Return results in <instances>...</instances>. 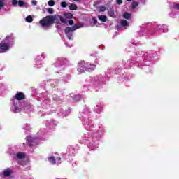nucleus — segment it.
<instances>
[{"instance_id":"f257e3e1","label":"nucleus","mask_w":179,"mask_h":179,"mask_svg":"<svg viewBox=\"0 0 179 179\" xmlns=\"http://www.w3.org/2000/svg\"><path fill=\"white\" fill-rule=\"evenodd\" d=\"M60 22L64 24H66V20L65 18L62 17L59 15H48L42 18L39 23L43 29H51L54 23H55V27L59 29H61V27L59 25Z\"/></svg>"},{"instance_id":"f03ea898","label":"nucleus","mask_w":179,"mask_h":179,"mask_svg":"<svg viewBox=\"0 0 179 179\" xmlns=\"http://www.w3.org/2000/svg\"><path fill=\"white\" fill-rule=\"evenodd\" d=\"M96 69V65L94 64H88L85 61H81L78 64V72L79 73H83L84 72H93Z\"/></svg>"},{"instance_id":"7ed1b4c3","label":"nucleus","mask_w":179,"mask_h":179,"mask_svg":"<svg viewBox=\"0 0 179 179\" xmlns=\"http://www.w3.org/2000/svg\"><path fill=\"white\" fill-rule=\"evenodd\" d=\"M80 24H76L71 27H67L65 28L64 33L66 36H67L69 40H72L73 37V31H75V30H78V29H80Z\"/></svg>"},{"instance_id":"20e7f679","label":"nucleus","mask_w":179,"mask_h":179,"mask_svg":"<svg viewBox=\"0 0 179 179\" xmlns=\"http://www.w3.org/2000/svg\"><path fill=\"white\" fill-rule=\"evenodd\" d=\"M9 48H10L9 43H0V54H3V52H6V51H9Z\"/></svg>"},{"instance_id":"39448f33","label":"nucleus","mask_w":179,"mask_h":179,"mask_svg":"<svg viewBox=\"0 0 179 179\" xmlns=\"http://www.w3.org/2000/svg\"><path fill=\"white\" fill-rule=\"evenodd\" d=\"M27 142L31 148V146H34V143H36V138H33L31 136H28L26 137Z\"/></svg>"},{"instance_id":"423d86ee","label":"nucleus","mask_w":179,"mask_h":179,"mask_svg":"<svg viewBox=\"0 0 179 179\" xmlns=\"http://www.w3.org/2000/svg\"><path fill=\"white\" fill-rule=\"evenodd\" d=\"M26 99V95L23 92H17L15 94V99L18 101L24 100Z\"/></svg>"},{"instance_id":"0eeeda50","label":"nucleus","mask_w":179,"mask_h":179,"mask_svg":"<svg viewBox=\"0 0 179 179\" xmlns=\"http://www.w3.org/2000/svg\"><path fill=\"white\" fill-rule=\"evenodd\" d=\"M10 174H12V171H10V170H9V169L4 170L3 171V176H4V177H9V176H10Z\"/></svg>"},{"instance_id":"6e6552de","label":"nucleus","mask_w":179,"mask_h":179,"mask_svg":"<svg viewBox=\"0 0 179 179\" xmlns=\"http://www.w3.org/2000/svg\"><path fill=\"white\" fill-rule=\"evenodd\" d=\"M26 157V155L24 152H18L17 154V159H24Z\"/></svg>"},{"instance_id":"1a4fd4ad","label":"nucleus","mask_w":179,"mask_h":179,"mask_svg":"<svg viewBox=\"0 0 179 179\" xmlns=\"http://www.w3.org/2000/svg\"><path fill=\"white\" fill-rule=\"evenodd\" d=\"M98 19L101 20V22H107V17L106 15H98Z\"/></svg>"},{"instance_id":"9d476101","label":"nucleus","mask_w":179,"mask_h":179,"mask_svg":"<svg viewBox=\"0 0 179 179\" xmlns=\"http://www.w3.org/2000/svg\"><path fill=\"white\" fill-rule=\"evenodd\" d=\"M69 9L70 10H76V9H78V6H76V4L75 3H71L69 6Z\"/></svg>"},{"instance_id":"9b49d317","label":"nucleus","mask_w":179,"mask_h":179,"mask_svg":"<svg viewBox=\"0 0 179 179\" xmlns=\"http://www.w3.org/2000/svg\"><path fill=\"white\" fill-rule=\"evenodd\" d=\"M64 16L66 17V19H72V17H73V14L71 13H64Z\"/></svg>"},{"instance_id":"f8f14e48","label":"nucleus","mask_w":179,"mask_h":179,"mask_svg":"<svg viewBox=\"0 0 179 179\" xmlns=\"http://www.w3.org/2000/svg\"><path fill=\"white\" fill-rule=\"evenodd\" d=\"M48 161L53 165L57 163L55 161V157H54V156H51L50 157H49Z\"/></svg>"},{"instance_id":"ddd939ff","label":"nucleus","mask_w":179,"mask_h":179,"mask_svg":"<svg viewBox=\"0 0 179 179\" xmlns=\"http://www.w3.org/2000/svg\"><path fill=\"white\" fill-rule=\"evenodd\" d=\"M26 22H27L28 23H31V22H33V17H31V15H28L26 17Z\"/></svg>"},{"instance_id":"4468645a","label":"nucleus","mask_w":179,"mask_h":179,"mask_svg":"<svg viewBox=\"0 0 179 179\" xmlns=\"http://www.w3.org/2000/svg\"><path fill=\"white\" fill-rule=\"evenodd\" d=\"M123 17L124 19H130L131 17V13H124V15H123Z\"/></svg>"},{"instance_id":"2eb2a0df","label":"nucleus","mask_w":179,"mask_h":179,"mask_svg":"<svg viewBox=\"0 0 179 179\" xmlns=\"http://www.w3.org/2000/svg\"><path fill=\"white\" fill-rule=\"evenodd\" d=\"M121 25L123 26V27H125V26H128V21H127L126 20H122Z\"/></svg>"},{"instance_id":"dca6fc26","label":"nucleus","mask_w":179,"mask_h":179,"mask_svg":"<svg viewBox=\"0 0 179 179\" xmlns=\"http://www.w3.org/2000/svg\"><path fill=\"white\" fill-rule=\"evenodd\" d=\"M139 6V3H138L137 1H134L132 3V8L135 9L136 8H138V6Z\"/></svg>"},{"instance_id":"f3484780","label":"nucleus","mask_w":179,"mask_h":179,"mask_svg":"<svg viewBox=\"0 0 179 179\" xmlns=\"http://www.w3.org/2000/svg\"><path fill=\"white\" fill-rule=\"evenodd\" d=\"M48 13H49L50 15H52L54 13V8H49L47 10Z\"/></svg>"},{"instance_id":"a211bd4d","label":"nucleus","mask_w":179,"mask_h":179,"mask_svg":"<svg viewBox=\"0 0 179 179\" xmlns=\"http://www.w3.org/2000/svg\"><path fill=\"white\" fill-rule=\"evenodd\" d=\"M48 5L50 6H54V5H55V1H54V0H50L48 1Z\"/></svg>"},{"instance_id":"6ab92c4d","label":"nucleus","mask_w":179,"mask_h":179,"mask_svg":"<svg viewBox=\"0 0 179 179\" xmlns=\"http://www.w3.org/2000/svg\"><path fill=\"white\" fill-rule=\"evenodd\" d=\"M99 12H106V6H102L99 7Z\"/></svg>"},{"instance_id":"aec40b11","label":"nucleus","mask_w":179,"mask_h":179,"mask_svg":"<svg viewBox=\"0 0 179 179\" xmlns=\"http://www.w3.org/2000/svg\"><path fill=\"white\" fill-rule=\"evenodd\" d=\"M5 6V3H3V0H0V10L2 9Z\"/></svg>"},{"instance_id":"412c9836","label":"nucleus","mask_w":179,"mask_h":179,"mask_svg":"<svg viewBox=\"0 0 179 179\" xmlns=\"http://www.w3.org/2000/svg\"><path fill=\"white\" fill-rule=\"evenodd\" d=\"M14 110L15 113H20V108L16 106L14 107Z\"/></svg>"},{"instance_id":"4be33fe9","label":"nucleus","mask_w":179,"mask_h":179,"mask_svg":"<svg viewBox=\"0 0 179 179\" xmlns=\"http://www.w3.org/2000/svg\"><path fill=\"white\" fill-rule=\"evenodd\" d=\"M61 6H62V8H66V6H67L66 2H65V1L61 2Z\"/></svg>"},{"instance_id":"5701e85b","label":"nucleus","mask_w":179,"mask_h":179,"mask_svg":"<svg viewBox=\"0 0 179 179\" xmlns=\"http://www.w3.org/2000/svg\"><path fill=\"white\" fill-rule=\"evenodd\" d=\"M18 5L19 6H23L24 5V2H23L22 0H20L18 1Z\"/></svg>"},{"instance_id":"b1692460","label":"nucleus","mask_w":179,"mask_h":179,"mask_svg":"<svg viewBox=\"0 0 179 179\" xmlns=\"http://www.w3.org/2000/svg\"><path fill=\"white\" fill-rule=\"evenodd\" d=\"M74 23H75V22H73V20H69V24L70 26H73Z\"/></svg>"},{"instance_id":"393cba45","label":"nucleus","mask_w":179,"mask_h":179,"mask_svg":"<svg viewBox=\"0 0 179 179\" xmlns=\"http://www.w3.org/2000/svg\"><path fill=\"white\" fill-rule=\"evenodd\" d=\"M109 15L110 16H114V10H109Z\"/></svg>"},{"instance_id":"a878e982","label":"nucleus","mask_w":179,"mask_h":179,"mask_svg":"<svg viewBox=\"0 0 179 179\" xmlns=\"http://www.w3.org/2000/svg\"><path fill=\"white\" fill-rule=\"evenodd\" d=\"M116 3L117 5H121L122 3V0H117Z\"/></svg>"},{"instance_id":"bb28decb","label":"nucleus","mask_w":179,"mask_h":179,"mask_svg":"<svg viewBox=\"0 0 179 179\" xmlns=\"http://www.w3.org/2000/svg\"><path fill=\"white\" fill-rule=\"evenodd\" d=\"M12 4L13 5H17V0H13L12 1Z\"/></svg>"},{"instance_id":"cd10ccee","label":"nucleus","mask_w":179,"mask_h":179,"mask_svg":"<svg viewBox=\"0 0 179 179\" xmlns=\"http://www.w3.org/2000/svg\"><path fill=\"white\" fill-rule=\"evenodd\" d=\"M31 3H32V5H34V6H36V5H37V1L33 0V1H31Z\"/></svg>"},{"instance_id":"c85d7f7f","label":"nucleus","mask_w":179,"mask_h":179,"mask_svg":"<svg viewBox=\"0 0 179 179\" xmlns=\"http://www.w3.org/2000/svg\"><path fill=\"white\" fill-rule=\"evenodd\" d=\"M173 8L179 10V4H176L175 6H173Z\"/></svg>"},{"instance_id":"c756f323","label":"nucleus","mask_w":179,"mask_h":179,"mask_svg":"<svg viewBox=\"0 0 179 179\" xmlns=\"http://www.w3.org/2000/svg\"><path fill=\"white\" fill-rule=\"evenodd\" d=\"M92 20H93L94 24H97V20L96 18L92 17Z\"/></svg>"},{"instance_id":"7c9ffc66","label":"nucleus","mask_w":179,"mask_h":179,"mask_svg":"<svg viewBox=\"0 0 179 179\" xmlns=\"http://www.w3.org/2000/svg\"><path fill=\"white\" fill-rule=\"evenodd\" d=\"M75 1L76 2H79V0H73Z\"/></svg>"},{"instance_id":"2f4dec72","label":"nucleus","mask_w":179,"mask_h":179,"mask_svg":"<svg viewBox=\"0 0 179 179\" xmlns=\"http://www.w3.org/2000/svg\"><path fill=\"white\" fill-rule=\"evenodd\" d=\"M59 160H61V158H59Z\"/></svg>"},{"instance_id":"473e14b6","label":"nucleus","mask_w":179,"mask_h":179,"mask_svg":"<svg viewBox=\"0 0 179 179\" xmlns=\"http://www.w3.org/2000/svg\"><path fill=\"white\" fill-rule=\"evenodd\" d=\"M127 1H131V0H127Z\"/></svg>"}]
</instances>
